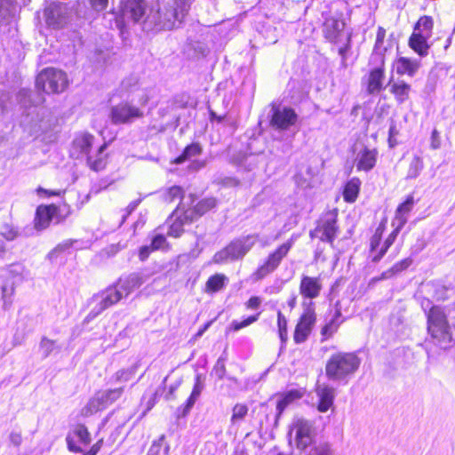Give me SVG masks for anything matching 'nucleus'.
I'll return each mask as SVG.
<instances>
[{
	"instance_id": "obj_1",
	"label": "nucleus",
	"mask_w": 455,
	"mask_h": 455,
	"mask_svg": "<svg viewBox=\"0 0 455 455\" xmlns=\"http://www.w3.org/2000/svg\"><path fill=\"white\" fill-rule=\"evenodd\" d=\"M190 8V0H158L148 13L144 0H123L122 14L134 22L142 21L146 31L170 30L180 24Z\"/></svg>"
},
{
	"instance_id": "obj_2",
	"label": "nucleus",
	"mask_w": 455,
	"mask_h": 455,
	"mask_svg": "<svg viewBox=\"0 0 455 455\" xmlns=\"http://www.w3.org/2000/svg\"><path fill=\"white\" fill-rule=\"evenodd\" d=\"M361 363L354 353L339 352L332 355L325 365V373L331 380H344L353 375Z\"/></svg>"
},
{
	"instance_id": "obj_3",
	"label": "nucleus",
	"mask_w": 455,
	"mask_h": 455,
	"mask_svg": "<svg viewBox=\"0 0 455 455\" xmlns=\"http://www.w3.org/2000/svg\"><path fill=\"white\" fill-rule=\"evenodd\" d=\"M427 332L435 344L447 347L452 341V332L443 310L434 306L427 312Z\"/></svg>"
},
{
	"instance_id": "obj_4",
	"label": "nucleus",
	"mask_w": 455,
	"mask_h": 455,
	"mask_svg": "<svg viewBox=\"0 0 455 455\" xmlns=\"http://www.w3.org/2000/svg\"><path fill=\"white\" fill-rule=\"evenodd\" d=\"M258 235H249L233 240L225 248L216 252L213 256V262L223 264L228 261H234L243 259L255 245Z\"/></svg>"
},
{
	"instance_id": "obj_5",
	"label": "nucleus",
	"mask_w": 455,
	"mask_h": 455,
	"mask_svg": "<svg viewBox=\"0 0 455 455\" xmlns=\"http://www.w3.org/2000/svg\"><path fill=\"white\" fill-rule=\"evenodd\" d=\"M36 87L46 93H60L68 84L65 72L53 68H45L36 77Z\"/></svg>"
},
{
	"instance_id": "obj_6",
	"label": "nucleus",
	"mask_w": 455,
	"mask_h": 455,
	"mask_svg": "<svg viewBox=\"0 0 455 455\" xmlns=\"http://www.w3.org/2000/svg\"><path fill=\"white\" fill-rule=\"evenodd\" d=\"M303 313L295 326L293 340L296 344L305 342L312 332L316 322L315 303L313 301L302 302Z\"/></svg>"
},
{
	"instance_id": "obj_7",
	"label": "nucleus",
	"mask_w": 455,
	"mask_h": 455,
	"mask_svg": "<svg viewBox=\"0 0 455 455\" xmlns=\"http://www.w3.org/2000/svg\"><path fill=\"white\" fill-rule=\"evenodd\" d=\"M289 435L293 436L297 449L306 450L313 443L315 438L313 422L303 418L294 419L291 425Z\"/></svg>"
},
{
	"instance_id": "obj_8",
	"label": "nucleus",
	"mask_w": 455,
	"mask_h": 455,
	"mask_svg": "<svg viewBox=\"0 0 455 455\" xmlns=\"http://www.w3.org/2000/svg\"><path fill=\"white\" fill-rule=\"evenodd\" d=\"M294 238L291 237L288 241L281 244L275 251L271 252L266 261L258 267L253 274V278L256 281L263 279L267 275L273 273L280 265L281 261L292 247Z\"/></svg>"
},
{
	"instance_id": "obj_9",
	"label": "nucleus",
	"mask_w": 455,
	"mask_h": 455,
	"mask_svg": "<svg viewBox=\"0 0 455 455\" xmlns=\"http://www.w3.org/2000/svg\"><path fill=\"white\" fill-rule=\"evenodd\" d=\"M143 116V109L128 101L113 106L109 114V118L114 124H132Z\"/></svg>"
},
{
	"instance_id": "obj_10",
	"label": "nucleus",
	"mask_w": 455,
	"mask_h": 455,
	"mask_svg": "<svg viewBox=\"0 0 455 455\" xmlns=\"http://www.w3.org/2000/svg\"><path fill=\"white\" fill-rule=\"evenodd\" d=\"M61 214V209L54 204L40 205L36 209L35 217V228L43 230L49 227L50 223L55 220L57 223L66 218Z\"/></svg>"
},
{
	"instance_id": "obj_11",
	"label": "nucleus",
	"mask_w": 455,
	"mask_h": 455,
	"mask_svg": "<svg viewBox=\"0 0 455 455\" xmlns=\"http://www.w3.org/2000/svg\"><path fill=\"white\" fill-rule=\"evenodd\" d=\"M337 232L336 216L328 212L321 219L315 229L310 232V236L318 237L320 240L328 242L332 245Z\"/></svg>"
},
{
	"instance_id": "obj_12",
	"label": "nucleus",
	"mask_w": 455,
	"mask_h": 455,
	"mask_svg": "<svg viewBox=\"0 0 455 455\" xmlns=\"http://www.w3.org/2000/svg\"><path fill=\"white\" fill-rule=\"evenodd\" d=\"M298 121V115L291 108H273L270 124L279 131L289 130Z\"/></svg>"
},
{
	"instance_id": "obj_13",
	"label": "nucleus",
	"mask_w": 455,
	"mask_h": 455,
	"mask_svg": "<svg viewBox=\"0 0 455 455\" xmlns=\"http://www.w3.org/2000/svg\"><path fill=\"white\" fill-rule=\"evenodd\" d=\"M122 298H124L123 291L116 285L108 288L93 297V300L97 302V305L91 314L94 315H99L108 307L117 303Z\"/></svg>"
},
{
	"instance_id": "obj_14",
	"label": "nucleus",
	"mask_w": 455,
	"mask_h": 455,
	"mask_svg": "<svg viewBox=\"0 0 455 455\" xmlns=\"http://www.w3.org/2000/svg\"><path fill=\"white\" fill-rule=\"evenodd\" d=\"M323 290V283L320 277H314L302 275L299 283V294L303 298V301H312L318 298Z\"/></svg>"
},
{
	"instance_id": "obj_15",
	"label": "nucleus",
	"mask_w": 455,
	"mask_h": 455,
	"mask_svg": "<svg viewBox=\"0 0 455 455\" xmlns=\"http://www.w3.org/2000/svg\"><path fill=\"white\" fill-rule=\"evenodd\" d=\"M345 22L340 18L329 17L323 23V35L327 40L332 43H341L346 36L344 32Z\"/></svg>"
},
{
	"instance_id": "obj_16",
	"label": "nucleus",
	"mask_w": 455,
	"mask_h": 455,
	"mask_svg": "<svg viewBox=\"0 0 455 455\" xmlns=\"http://www.w3.org/2000/svg\"><path fill=\"white\" fill-rule=\"evenodd\" d=\"M46 22L52 28H60L67 22V7L61 4H52L44 11Z\"/></svg>"
},
{
	"instance_id": "obj_17",
	"label": "nucleus",
	"mask_w": 455,
	"mask_h": 455,
	"mask_svg": "<svg viewBox=\"0 0 455 455\" xmlns=\"http://www.w3.org/2000/svg\"><path fill=\"white\" fill-rule=\"evenodd\" d=\"M378 155L379 153L376 148L363 147L360 151H358L355 157V166L357 171L369 172L373 169L377 162Z\"/></svg>"
},
{
	"instance_id": "obj_18",
	"label": "nucleus",
	"mask_w": 455,
	"mask_h": 455,
	"mask_svg": "<svg viewBox=\"0 0 455 455\" xmlns=\"http://www.w3.org/2000/svg\"><path fill=\"white\" fill-rule=\"evenodd\" d=\"M148 279V275L143 273H132L124 278H120L116 286L123 291L124 297H126Z\"/></svg>"
},
{
	"instance_id": "obj_19",
	"label": "nucleus",
	"mask_w": 455,
	"mask_h": 455,
	"mask_svg": "<svg viewBox=\"0 0 455 455\" xmlns=\"http://www.w3.org/2000/svg\"><path fill=\"white\" fill-rule=\"evenodd\" d=\"M94 137L89 133L78 134L73 140L70 154L72 157L80 158L84 156H88L89 151L92 146Z\"/></svg>"
},
{
	"instance_id": "obj_20",
	"label": "nucleus",
	"mask_w": 455,
	"mask_h": 455,
	"mask_svg": "<svg viewBox=\"0 0 455 455\" xmlns=\"http://www.w3.org/2000/svg\"><path fill=\"white\" fill-rule=\"evenodd\" d=\"M385 37L386 29L382 27H379L371 60L375 64H381V66H384L385 53L388 49V46L385 44Z\"/></svg>"
},
{
	"instance_id": "obj_21",
	"label": "nucleus",
	"mask_w": 455,
	"mask_h": 455,
	"mask_svg": "<svg viewBox=\"0 0 455 455\" xmlns=\"http://www.w3.org/2000/svg\"><path fill=\"white\" fill-rule=\"evenodd\" d=\"M217 205L214 197H208L201 200L193 209L188 208L184 211V216L187 221H194L198 217L204 215Z\"/></svg>"
},
{
	"instance_id": "obj_22",
	"label": "nucleus",
	"mask_w": 455,
	"mask_h": 455,
	"mask_svg": "<svg viewBox=\"0 0 455 455\" xmlns=\"http://www.w3.org/2000/svg\"><path fill=\"white\" fill-rule=\"evenodd\" d=\"M419 60L406 57H399L394 63V68L398 75L413 76L419 68Z\"/></svg>"
},
{
	"instance_id": "obj_23",
	"label": "nucleus",
	"mask_w": 455,
	"mask_h": 455,
	"mask_svg": "<svg viewBox=\"0 0 455 455\" xmlns=\"http://www.w3.org/2000/svg\"><path fill=\"white\" fill-rule=\"evenodd\" d=\"M185 205H179L175 212H173L172 217H175V220L170 225L168 235L172 237H180L183 233V227L185 224H189L192 221H187L184 216Z\"/></svg>"
},
{
	"instance_id": "obj_24",
	"label": "nucleus",
	"mask_w": 455,
	"mask_h": 455,
	"mask_svg": "<svg viewBox=\"0 0 455 455\" xmlns=\"http://www.w3.org/2000/svg\"><path fill=\"white\" fill-rule=\"evenodd\" d=\"M385 78L384 66L377 64V67L373 68L368 77V92L371 94L379 92L383 87V81Z\"/></svg>"
},
{
	"instance_id": "obj_25",
	"label": "nucleus",
	"mask_w": 455,
	"mask_h": 455,
	"mask_svg": "<svg viewBox=\"0 0 455 455\" xmlns=\"http://www.w3.org/2000/svg\"><path fill=\"white\" fill-rule=\"evenodd\" d=\"M316 394L319 397L318 410L321 412H326L333 404L334 389L327 385H319L316 388Z\"/></svg>"
},
{
	"instance_id": "obj_26",
	"label": "nucleus",
	"mask_w": 455,
	"mask_h": 455,
	"mask_svg": "<svg viewBox=\"0 0 455 455\" xmlns=\"http://www.w3.org/2000/svg\"><path fill=\"white\" fill-rule=\"evenodd\" d=\"M429 38V36L413 31L409 38V46L420 57H425L428 54L430 48V44L427 43Z\"/></svg>"
},
{
	"instance_id": "obj_27",
	"label": "nucleus",
	"mask_w": 455,
	"mask_h": 455,
	"mask_svg": "<svg viewBox=\"0 0 455 455\" xmlns=\"http://www.w3.org/2000/svg\"><path fill=\"white\" fill-rule=\"evenodd\" d=\"M411 87L403 80L389 83V91L394 95L398 104H403L410 98Z\"/></svg>"
},
{
	"instance_id": "obj_28",
	"label": "nucleus",
	"mask_w": 455,
	"mask_h": 455,
	"mask_svg": "<svg viewBox=\"0 0 455 455\" xmlns=\"http://www.w3.org/2000/svg\"><path fill=\"white\" fill-rule=\"evenodd\" d=\"M414 205V198L409 196L406 200L398 205L393 220L398 221L399 226H404L408 220V214L411 212Z\"/></svg>"
},
{
	"instance_id": "obj_29",
	"label": "nucleus",
	"mask_w": 455,
	"mask_h": 455,
	"mask_svg": "<svg viewBox=\"0 0 455 455\" xmlns=\"http://www.w3.org/2000/svg\"><path fill=\"white\" fill-rule=\"evenodd\" d=\"M106 148L107 144H103L99 148L95 155L87 156V164L92 170L98 172L105 168L107 156L103 153Z\"/></svg>"
},
{
	"instance_id": "obj_30",
	"label": "nucleus",
	"mask_w": 455,
	"mask_h": 455,
	"mask_svg": "<svg viewBox=\"0 0 455 455\" xmlns=\"http://www.w3.org/2000/svg\"><path fill=\"white\" fill-rule=\"evenodd\" d=\"M97 393L106 409L122 396L124 393V387L106 389Z\"/></svg>"
},
{
	"instance_id": "obj_31",
	"label": "nucleus",
	"mask_w": 455,
	"mask_h": 455,
	"mask_svg": "<svg viewBox=\"0 0 455 455\" xmlns=\"http://www.w3.org/2000/svg\"><path fill=\"white\" fill-rule=\"evenodd\" d=\"M228 282V277L223 274H215L210 276L205 283V292L213 293L220 291Z\"/></svg>"
},
{
	"instance_id": "obj_32",
	"label": "nucleus",
	"mask_w": 455,
	"mask_h": 455,
	"mask_svg": "<svg viewBox=\"0 0 455 455\" xmlns=\"http://www.w3.org/2000/svg\"><path fill=\"white\" fill-rule=\"evenodd\" d=\"M423 168H424L423 158L418 155H414L409 163L405 179L406 180L417 179L420 175Z\"/></svg>"
},
{
	"instance_id": "obj_33",
	"label": "nucleus",
	"mask_w": 455,
	"mask_h": 455,
	"mask_svg": "<svg viewBox=\"0 0 455 455\" xmlns=\"http://www.w3.org/2000/svg\"><path fill=\"white\" fill-rule=\"evenodd\" d=\"M361 181L358 178H353L345 186L343 196L344 200L348 203H354L360 190Z\"/></svg>"
},
{
	"instance_id": "obj_34",
	"label": "nucleus",
	"mask_w": 455,
	"mask_h": 455,
	"mask_svg": "<svg viewBox=\"0 0 455 455\" xmlns=\"http://www.w3.org/2000/svg\"><path fill=\"white\" fill-rule=\"evenodd\" d=\"M105 407L98 395L96 393L89 401L88 403L82 408L81 410V415L83 417H90L96 412L104 410Z\"/></svg>"
},
{
	"instance_id": "obj_35",
	"label": "nucleus",
	"mask_w": 455,
	"mask_h": 455,
	"mask_svg": "<svg viewBox=\"0 0 455 455\" xmlns=\"http://www.w3.org/2000/svg\"><path fill=\"white\" fill-rule=\"evenodd\" d=\"M340 315V310L337 308L332 319L322 328V341L331 338L338 331V328L340 324V322H339Z\"/></svg>"
},
{
	"instance_id": "obj_36",
	"label": "nucleus",
	"mask_w": 455,
	"mask_h": 455,
	"mask_svg": "<svg viewBox=\"0 0 455 455\" xmlns=\"http://www.w3.org/2000/svg\"><path fill=\"white\" fill-rule=\"evenodd\" d=\"M434 27L433 18L430 16H422L414 26L413 31L431 37Z\"/></svg>"
},
{
	"instance_id": "obj_37",
	"label": "nucleus",
	"mask_w": 455,
	"mask_h": 455,
	"mask_svg": "<svg viewBox=\"0 0 455 455\" xmlns=\"http://www.w3.org/2000/svg\"><path fill=\"white\" fill-rule=\"evenodd\" d=\"M201 153L202 147L200 144L192 143L185 148L183 153L174 160V163L177 164H182L194 156H199Z\"/></svg>"
},
{
	"instance_id": "obj_38",
	"label": "nucleus",
	"mask_w": 455,
	"mask_h": 455,
	"mask_svg": "<svg viewBox=\"0 0 455 455\" xmlns=\"http://www.w3.org/2000/svg\"><path fill=\"white\" fill-rule=\"evenodd\" d=\"M203 390V386L200 383L199 376L196 377V382L194 386L193 391L187 401V403L183 410V416L189 412L191 408L194 406L196 399L199 397L201 392Z\"/></svg>"
},
{
	"instance_id": "obj_39",
	"label": "nucleus",
	"mask_w": 455,
	"mask_h": 455,
	"mask_svg": "<svg viewBox=\"0 0 455 455\" xmlns=\"http://www.w3.org/2000/svg\"><path fill=\"white\" fill-rule=\"evenodd\" d=\"M135 371V367L119 370L111 377V381L114 383L127 382L134 376Z\"/></svg>"
},
{
	"instance_id": "obj_40",
	"label": "nucleus",
	"mask_w": 455,
	"mask_h": 455,
	"mask_svg": "<svg viewBox=\"0 0 455 455\" xmlns=\"http://www.w3.org/2000/svg\"><path fill=\"white\" fill-rule=\"evenodd\" d=\"M277 328L281 342L285 344L288 339L287 319L281 311L277 312Z\"/></svg>"
},
{
	"instance_id": "obj_41",
	"label": "nucleus",
	"mask_w": 455,
	"mask_h": 455,
	"mask_svg": "<svg viewBox=\"0 0 455 455\" xmlns=\"http://www.w3.org/2000/svg\"><path fill=\"white\" fill-rule=\"evenodd\" d=\"M248 406L243 403H236L232 410L231 423L236 424L243 420L248 413Z\"/></svg>"
},
{
	"instance_id": "obj_42",
	"label": "nucleus",
	"mask_w": 455,
	"mask_h": 455,
	"mask_svg": "<svg viewBox=\"0 0 455 455\" xmlns=\"http://www.w3.org/2000/svg\"><path fill=\"white\" fill-rule=\"evenodd\" d=\"M72 434L84 444H89L91 442L90 433L84 425H76Z\"/></svg>"
},
{
	"instance_id": "obj_43",
	"label": "nucleus",
	"mask_w": 455,
	"mask_h": 455,
	"mask_svg": "<svg viewBox=\"0 0 455 455\" xmlns=\"http://www.w3.org/2000/svg\"><path fill=\"white\" fill-rule=\"evenodd\" d=\"M300 397V394L299 391H291L287 393L278 403L276 405V409L281 413L285 407L291 403L295 399H298Z\"/></svg>"
},
{
	"instance_id": "obj_44",
	"label": "nucleus",
	"mask_w": 455,
	"mask_h": 455,
	"mask_svg": "<svg viewBox=\"0 0 455 455\" xmlns=\"http://www.w3.org/2000/svg\"><path fill=\"white\" fill-rule=\"evenodd\" d=\"M183 196V190L179 186H173L166 190L164 195L165 202L172 203L177 199H180Z\"/></svg>"
},
{
	"instance_id": "obj_45",
	"label": "nucleus",
	"mask_w": 455,
	"mask_h": 455,
	"mask_svg": "<svg viewBox=\"0 0 455 455\" xmlns=\"http://www.w3.org/2000/svg\"><path fill=\"white\" fill-rule=\"evenodd\" d=\"M259 313L257 314L256 315H251V316H249L247 317L246 319H244L243 321H241V322H238V321H233L232 323H231V326H230V329H232L233 331H237L250 324H251L252 323L256 322L259 318Z\"/></svg>"
},
{
	"instance_id": "obj_46",
	"label": "nucleus",
	"mask_w": 455,
	"mask_h": 455,
	"mask_svg": "<svg viewBox=\"0 0 455 455\" xmlns=\"http://www.w3.org/2000/svg\"><path fill=\"white\" fill-rule=\"evenodd\" d=\"M39 347L43 352L44 357H48L55 348V341L44 337L41 339Z\"/></svg>"
},
{
	"instance_id": "obj_47",
	"label": "nucleus",
	"mask_w": 455,
	"mask_h": 455,
	"mask_svg": "<svg viewBox=\"0 0 455 455\" xmlns=\"http://www.w3.org/2000/svg\"><path fill=\"white\" fill-rule=\"evenodd\" d=\"M384 232V228L380 225L377 228L374 235H372L371 239V249L372 251H375L377 248L379 247L381 237Z\"/></svg>"
},
{
	"instance_id": "obj_48",
	"label": "nucleus",
	"mask_w": 455,
	"mask_h": 455,
	"mask_svg": "<svg viewBox=\"0 0 455 455\" xmlns=\"http://www.w3.org/2000/svg\"><path fill=\"white\" fill-rule=\"evenodd\" d=\"M394 242L395 239L388 235L387 238L385 240L382 247L379 251V252L376 255H374L372 260L374 262H378L379 260H380V259L384 256V254L387 252L388 248L394 243Z\"/></svg>"
},
{
	"instance_id": "obj_49",
	"label": "nucleus",
	"mask_w": 455,
	"mask_h": 455,
	"mask_svg": "<svg viewBox=\"0 0 455 455\" xmlns=\"http://www.w3.org/2000/svg\"><path fill=\"white\" fill-rule=\"evenodd\" d=\"M212 372L218 377V379H221L224 378L226 373V367H225V359L220 357L217 360Z\"/></svg>"
},
{
	"instance_id": "obj_50",
	"label": "nucleus",
	"mask_w": 455,
	"mask_h": 455,
	"mask_svg": "<svg viewBox=\"0 0 455 455\" xmlns=\"http://www.w3.org/2000/svg\"><path fill=\"white\" fill-rule=\"evenodd\" d=\"M310 455H332L328 443H320L315 446Z\"/></svg>"
},
{
	"instance_id": "obj_51",
	"label": "nucleus",
	"mask_w": 455,
	"mask_h": 455,
	"mask_svg": "<svg viewBox=\"0 0 455 455\" xmlns=\"http://www.w3.org/2000/svg\"><path fill=\"white\" fill-rule=\"evenodd\" d=\"M165 244V237L163 235H156L153 237L150 247L152 248V250H158L164 248Z\"/></svg>"
},
{
	"instance_id": "obj_52",
	"label": "nucleus",
	"mask_w": 455,
	"mask_h": 455,
	"mask_svg": "<svg viewBox=\"0 0 455 455\" xmlns=\"http://www.w3.org/2000/svg\"><path fill=\"white\" fill-rule=\"evenodd\" d=\"M402 272V270L400 269L399 266L397 263H395L392 267H390L389 269L384 271L380 277H379L378 279L379 280H384V279H388V278H391L393 277L394 275H395L396 274Z\"/></svg>"
},
{
	"instance_id": "obj_53",
	"label": "nucleus",
	"mask_w": 455,
	"mask_h": 455,
	"mask_svg": "<svg viewBox=\"0 0 455 455\" xmlns=\"http://www.w3.org/2000/svg\"><path fill=\"white\" fill-rule=\"evenodd\" d=\"M90 3L95 11L101 12L107 8L108 0H90Z\"/></svg>"
},
{
	"instance_id": "obj_54",
	"label": "nucleus",
	"mask_w": 455,
	"mask_h": 455,
	"mask_svg": "<svg viewBox=\"0 0 455 455\" xmlns=\"http://www.w3.org/2000/svg\"><path fill=\"white\" fill-rule=\"evenodd\" d=\"M430 147L432 149H435V150L438 149L441 147L439 132L435 129L432 132V134H431Z\"/></svg>"
},
{
	"instance_id": "obj_55",
	"label": "nucleus",
	"mask_w": 455,
	"mask_h": 455,
	"mask_svg": "<svg viewBox=\"0 0 455 455\" xmlns=\"http://www.w3.org/2000/svg\"><path fill=\"white\" fill-rule=\"evenodd\" d=\"M10 442L15 445L20 446L22 443V435L20 432L12 431L9 436Z\"/></svg>"
},
{
	"instance_id": "obj_56",
	"label": "nucleus",
	"mask_w": 455,
	"mask_h": 455,
	"mask_svg": "<svg viewBox=\"0 0 455 455\" xmlns=\"http://www.w3.org/2000/svg\"><path fill=\"white\" fill-rule=\"evenodd\" d=\"M23 267L20 265H12L8 268V274L12 277H20Z\"/></svg>"
},
{
	"instance_id": "obj_57",
	"label": "nucleus",
	"mask_w": 455,
	"mask_h": 455,
	"mask_svg": "<svg viewBox=\"0 0 455 455\" xmlns=\"http://www.w3.org/2000/svg\"><path fill=\"white\" fill-rule=\"evenodd\" d=\"M344 45L339 48V54L344 59L346 52L349 49V43H350V36H346L343 38Z\"/></svg>"
},
{
	"instance_id": "obj_58",
	"label": "nucleus",
	"mask_w": 455,
	"mask_h": 455,
	"mask_svg": "<svg viewBox=\"0 0 455 455\" xmlns=\"http://www.w3.org/2000/svg\"><path fill=\"white\" fill-rule=\"evenodd\" d=\"M66 441H67L68 448L70 451H73V452H82L83 451V450L75 443V442L73 441L70 435L67 436Z\"/></svg>"
},
{
	"instance_id": "obj_59",
	"label": "nucleus",
	"mask_w": 455,
	"mask_h": 455,
	"mask_svg": "<svg viewBox=\"0 0 455 455\" xmlns=\"http://www.w3.org/2000/svg\"><path fill=\"white\" fill-rule=\"evenodd\" d=\"M13 292H14V287L12 285L11 287H7L6 285L3 286L2 296L4 300V303L7 302V300L12 297Z\"/></svg>"
},
{
	"instance_id": "obj_60",
	"label": "nucleus",
	"mask_w": 455,
	"mask_h": 455,
	"mask_svg": "<svg viewBox=\"0 0 455 455\" xmlns=\"http://www.w3.org/2000/svg\"><path fill=\"white\" fill-rule=\"evenodd\" d=\"M261 304V299L259 297H257V296H254V297H251L246 303V306L248 308H251V309H256L259 307V305Z\"/></svg>"
},
{
	"instance_id": "obj_61",
	"label": "nucleus",
	"mask_w": 455,
	"mask_h": 455,
	"mask_svg": "<svg viewBox=\"0 0 455 455\" xmlns=\"http://www.w3.org/2000/svg\"><path fill=\"white\" fill-rule=\"evenodd\" d=\"M140 200L132 201L129 204V205L126 207V214L123 217V222L126 219L128 215H130L140 204Z\"/></svg>"
},
{
	"instance_id": "obj_62",
	"label": "nucleus",
	"mask_w": 455,
	"mask_h": 455,
	"mask_svg": "<svg viewBox=\"0 0 455 455\" xmlns=\"http://www.w3.org/2000/svg\"><path fill=\"white\" fill-rule=\"evenodd\" d=\"M152 251H153V250H152V248L150 247V245H149V246H148V245L142 246V247L140 249V252H139L140 259L141 260H145V259L148 257L149 253H150Z\"/></svg>"
},
{
	"instance_id": "obj_63",
	"label": "nucleus",
	"mask_w": 455,
	"mask_h": 455,
	"mask_svg": "<svg viewBox=\"0 0 455 455\" xmlns=\"http://www.w3.org/2000/svg\"><path fill=\"white\" fill-rule=\"evenodd\" d=\"M392 226L395 228L392 233L389 235L390 237L394 238L395 240L398 233L400 230L403 228V226H399L398 221L393 220Z\"/></svg>"
},
{
	"instance_id": "obj_64",
	"label": "nucleus",
	"mask_w": 455,
	"mask_h": 455,
	"mask_svg": "<svg viewBox=\"0 0 455 455\" xmlns=\"http://www.w3.org/2000/svg\"><path fill=\"white\" fill-rule=\"evenodd\" d=\"M411 263H412V260L410 258H406V259L397 262V264L402 271L408 268Z\"/></svg>"
}]
</instances>
